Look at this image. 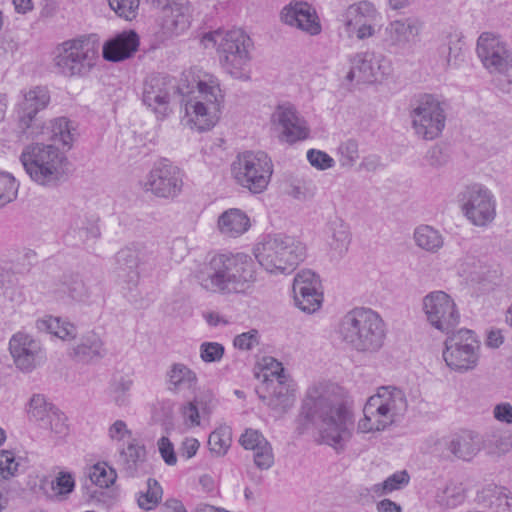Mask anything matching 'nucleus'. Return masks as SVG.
Masks as SVG:
<instances>
[{
	"label": "nucleus",
	"instance_id": "nucleus-1",
	"mask_svg": "<svg viewBox=\"0 0 512 512\" xmlns=\"http://www.w3.org/2000/svg\"><path fill=\"white\" fill-rule=\"evenodd\" d=\"M300 419L304 429H317L322 442L336 449L344 446L354 429L353 413L344 392L333 383H318L308 388Z\"/></svg>",
	"mask_w": 512,
	"mask_h": 512
},
{
	"label": "nucleus",
	"instance_id": "nucleus-2",
	"mask_svg": "<svg viewBox=\"0 0 512 512\" xmlns=\"http://www.w3.org/2000/svg\"><path fill=\"white\" fill-rule=\"evenodd\" d=\"M33 137L42 136L43 139L54 144L31 143L26 145L21 154L20 162L25 173L36 185L47 189L58 187L67 179L68 159L64 152L56 146L61 144L71 148L75 138V128L65 117L51 120L40 131H31Z\"/></svg>",
	"mask_w": 512,
	"mask_h": 512
},
{
	"label": "nucleus",
	"instance_id": "nucleus-3",
	"mask_svg": "<svg viewBox=\"0 0 512 512\" xmlns=\"http://www.w3.org/2000/svg\"><path fill=\"white\" fill-rule=\"evenodd\" d=\"M200 286L222 295L246 293L256 280L252 258L243 253L218 254L196 275Z\"/></svg>",
	"mask_w": 512,
	"mask_h": 512
},
{
	"label": "nucleus",
	"instance_id": "nucleus-4",
	"mask_svg": "<svg viewBox=\"0 0 512 512\" xmlns=\"http://www.w3.org/2000/svg\"><path fill=\"white\" fill-rule=\"evenodd\" d=\"M337 333L348 348L374 353L384 344L385 324L378 313L369 308H354L340 320Z\"/></svg>",
	"mask_w": 512,
	"mask_h": 512
},
{
	"label": "nucleus",
	"instance_id": "nucleus-5",
	"mask_svg": "<svg viewBox=\"0 0 512 512\" xmlns=\"http://www.w3.org/2000/svg\"><path fill=\"white\" fill-rule=\"evenodd\" d=\"M204 48H216L222 68L235 79H250L252 41L242 29H217L201 38Z\"/></svg>",
	"mask_w": 512,
	"mask_h": 512
},
{
	"label": "nucleus",
	"instance_id": "nucleus-6",
	"mask_svg": "<svg viewBox=\"0 0 512 512\" xmlns=\"http://www.w3.org/2000/svg\"><path fill=\"white\" fill-rule=\"evenodd\" d=\"M408 407L405 393L394 386H382L370 396L363 408L357 429L361 433L384 431L397 422Z\"/></svg>",
	"mask_w": 512,
	"mask_h": 512
},
{
	"label": "nucleus",
	"instance_id": "nucleus-7",
	"mask_svg": "<svg viewBox=\"0 0 512 512\" xmlns=\"http://www.w3.org/2000/svg\"><path fill=\"white\" fill-rule=\"evenodd\" d=\"M198 93L185 104L187 125L198 131L211 129L219 120L224 95L219 81L212 75L197 84Z\"/></svg>",
	"mask_w": 512,
	"mask_h": 512
},
{
	"label": "nucleus",
	"instance_id": "nucleus-8",
	"mask_svg": "<svg viewBox=\"0 0 512 512\" xmlns=\"http://www.w3.org/2000/svg\"><path fill=\"white\" fill-rule=\"evenodd\" d=\"M305 255V245L285 235L267 236L255 248L256 259L270 273H289Z\"/></svg>",
	"mask_w": 512,
	"mask_h": 512
},
{
	"label": "nucleus",
	"instance_id": "nucleus-9",
	"mask_svg": "<svg viewBox=\"0 0 512 512\" xmlns=\"http://www.w3.org/2000/svg\"><path fill=\"white\" fill-rule=\"evenodd\" d=\"M98 56V41L92 36H82L67 40L56 48L54 65L64 76H85L95 66Z\"/></svg>",
	"mask_w": 512,
	"mask_h": 512
},
{
	"label": "nucleus",
	"instance_id": "nucleus-10",
	"mask_svg": "<svg viewBox=\"0 0 512 512\" xmlns=\"http://www.w3.org/2000/svg\"><path fill=\"white\" fill-rule=\"evenodd\" d=\"M414 134L423 140L438 138L446 125L444 103L432 94H422L411 103L409 113Z\"/></svg>",
	"mask_w": 512,
	"mask_h": 512
},
{
	"label": "nucleus",
	"instance_id": "nucleus-11",
	"mask_svg": "<svg viewBox=\"0 0 512 512\" xmlns=\"http://www.w3.org/2000/svg\"><path fill=\"white\" fill-rule=\"evenodd\" d=\"M232 173L239 185L252 193H261L270 182L273 164L263 151H246L233 162Z\"/></svg>",
	"mask_w": 512,
	"mask_h": 512
},
{
	"label": "nucleus",
	"instance_id": "nucleus-12",
	"mask_svg": "<svg viewBox=\"0 0 512 512\" xmlns=\"http://www.w3.org/2000/svg\"><path fill=\"white\" fill-rule=\"evenodd\" d=\"M460 209L474 226H489L496 217V198L486 186L474 183L466 186L458 195Z\"/></svg>",
	"mask_w": 512,
	"mask_h": 512
},
{
	"label": "nucleus",
	"instance_id": "nucleus-13",
	"mask_svg": "<svg viewBox=\"0 0 512 512\" xmlns=\"http://www.w3.org/2000/svg\"><path fill=\"white\" fill-rule=\"evenodd\" d=\"M427 322L436 330L450 334L460 323V311L454 299L442 290L428 293L422 299Z\"/></svg>",
	"mask_w": 512,
	"mask_h": 512
},
{
	"label": "nucleus",
	"instance_id": "nucleus-14",
	"mask_svg": "<svg viewBox=\"0 0 512 512\" xmlns=\"http://www.w3.org/2000/svg\"><path fill=\"white\" fill-rule=\"evenodd\" d=\"M478 348L474 333L469 329H460L446 339L443 358L451 369L468 371L477 365Z\"/></svg>",
	"mask_w": 512,
	"mask_h": 512
},
{
	"label": "nucleus",
	"instance_id": "nucleus-15",
	"mask_svg": "<svg viewBox=\"0 0 512 512\" xmlns=\"http://www.w3.org/2000/svg\"><path fill=\"white\" fill-rule=\"evenodd\" d=\"M381 18V13L373 3L362 0L349 5L342 12L340 21L349 37L364 40L376 34Z\"/></svg>",
	"mask_w": 512,
	"mask_h": 512
},
{
	"label": "nucleus",
	"instance_id": "nucleus-16",
	"mask_svg": "<svg viewBox=\"0 0 512 512\" xmlns=\"http://www.w3.org/2000/svg\"><path fill=\"white\" fill-rule=\"evenodd\" d=\"M477 55L490 73L502 74L512 84V48L500 37L483 33L477 41Z\"/></svg>",
	"mask_w": 512,
	"mask_h": 512
},
{
	"label": "nucleus",
	"instance_id": "nucleus-17",
	"mask_svg": "<svg viewBox=\"0 0 512 512\" xmlns=\"http://www.w3.org/2000/svg\"><path fill=\"white\" fill-rule=\"evenodd\" d=\"M182 188V171L167 160L155 163L144 182L145 191L165 199H174Z\"/></svg>",
	"mask_w": 512,
	"mask_h": 512
},
{
	"label": "nucleus",
	"instance_id": "nucleus-18",
	"mask_svg": "<svg viewBox=\"0 0 512 512\" xmlns=\"http://www.w3.org/2000/svg\"><path fill=\"white\" fill-rule=\"evenodd\" d=\"M391 61L382 54L365 51L356 53L350 58V70L346 75L349 82L372 83L390 75Z\"/></svg>",
	"mask_w": 512,
	"mask_h": 512
},
{
	"label": "nucleus",
	"instance_id": "nucleus-19",
	"mask_svg": "<svg viewBox=\"0 0 512 512\" xmlns=\"http://www.w3.org/2000/svg\"><path fill=\"white\" fill-rule=\"evenodd\" d=\"M27 415L31 422L56 435L64 436L68 432L67 418L43 394H33L27 405Z\"/></svg>",
	"mask_w": 512,
	"mask_h": 512
},
{
	"label": "nucleus",
	"instance_id": "nucleus-20",
	"mask_svg": "<svg viewBox=\"0 0 512 512\" xmlns=\"http://www.w3.org/2000/svg\"><path fill=\"white\" fill-rule=\"evenodd\" d=\"M9 351L14 364L22 372L33 371L46 359L40 341L22 331L13 334L10 338Z\"/></svg>",
	"mask_w": 512,
	"mask_h": 512
},
{
	"label": "nucleus",
	"instance_id": "nucleus-21",
	"mask_svg": "<svg viewBox=\"0 0 512 512\" xmlns=\"http://www.w3.org/2000/svg\"><path fill=\"white\" fill-rule=\"evenodd\" d=\"M319 276L312 270L299 271L293 281L295 305L303 312L311 314L320 309L323 302Z\"/></svg>",
	"mask_w": 512,
	"mask_h": 512
},
{
	"label": "nucleus",
	"instance_id": "nucleus-22",
	"mask_svg": "<svg viewBox=\"0 0 512 512\" xmlns=\"http://www.w3.org/2000/svg\"><path fill=\"white\" fill-rule=\"evenodd\" d=\"M271 125L279 132L280 138L288 143L304 140L309 135V128L296 108L290 103L278 105L271 114Z\"/></svg>",
	"mask_w": 512,
	"mask_h": 512
},
{
	"label": "nucleus",
	"instance_id": "nucleus-23",
	"mask_svg": "<svg viewBox=\"0 0 512 512\" xmlns=\"http://www.w3.org/2000/svg\"><path fill=\"white\" fill-rule=\"evenodd\" d=\"M264 361L267 371L264 374L265 380H269V377L275 378V383L274 379H270L273 385V393L267 404L277 414L282 415L294 404V390L287 383V377L280 362L274 358H265Z\"/></svg>",
	"mask_w": 512,
	"mask_h": 512
},
{
	"label": "nucleus",
	"instance_id": "nucleus-24",
	"mask_svg": "<svg viewBox=\"0 0 512 512\" xmlns=\"http://www.w3.org/2000/svg\"><path fill=\"white\" fill-rule=\"evenodd\" d=\"M175 89L172 77L152 75L144 82L142 101L157 117H165L170 111V97Z\"/></svg>",
	"mask_w": 512,
	"mask_h": 512
},
{
	"label": "nucleus",
	"instance_id": "nucleus-25",
	"mask_svg": "<svg viewBox=\"0 0 512 512\" xmlns=\"http://www.w3.org/2000/svg\"><path fill=\"white\" fill-rule=\"evenodd\" d=\"M280 20L310 35H318L321 32L316 10L304 1L294 0L285 5L280 12Z\"/></svg>",
	"mask_w": 512,
	"mask_h": 512
},
{
	"label": "nucleus",
	"instance_id": "nucleus-26",
	"mask_svg": "<svg viewBox=\"0 0 512 512\" xmlns=\"http://www.w3.org/2000/svg\"><path fill=\"white\" fill-rule=\"evenodd\" d=\"M422 23L417 18L407 17L391 21L384 31V42L389 48L404 50L419 36Z\"/></svg>",
	"mask_w": 512,
	"mask_h": 512
},
{
	"label": "nucleus",
	"instance_id": "nucleus-27",
	"mask_svg": "<svg viewBox=\"0 0 512 512\" xmlns=\"http://www.w3.org/2000/svg\"><path fill=\"white\" fill-rule=\"evenodd\" d=\"M150 252L142 244H133L119 250L115 256L116 272L125 282L135 283L138 279V268L150 259Z\"/></svg>",
	"mask_w": 512,
	"mask_h": 512
},
{
	"label": "nucleus",
	"instance_id": "nucleus-28",
	"mask_svg": "<svg viewBox=\"0 0 512 512\" xmlns=\"http://www.w3.org/2000/svg\"><path fill=\"white\" fill-rule=\"evenodd\" d=\"M198 376L194 370L182 362L172 363L165 372L166 390L172 395L188 397L195 394Z\"/></svg>",
	"mask_w": 512,
	"mask_h": 512
},
{
	"label": "nucleus",
	"instance_id": "nucleus-29",
	"mask_svg": "<svg viewBox=\"0 0 512 512\" xmlns=\"http://www.w3.org/2000/svg\"><path fill=\"white\" fill-rule=\"evenodd\" d=\"M438 445L463 461L472 460L481 450L480 438L477 434L468 430L443 438L438 441Z\"/></svg>",
	"mask_w": 512,
	"mask_h": 512
},
{
	"label": "nucleus",
	"instance_id": "nucleus-30",
	"mask_svg": "<svg viewBox=\"0 0 512 512\" xmlns=\"http://www.w3.org/2000/svg\"><path fill=\"white\" fill-rule=\"evenodd\" d=\"M50 102V94L46 87L36 86L24 93L18 107V117L22 128L30 129L37 113L45 109Z\"/></svg>",
	"mask_w": 512,
	"mask_h": 512
},
{
	"label": "nucleus",
	"instance_id": "nucleus-31",
	"mask_svg": "<svg viewBox=\"0 0 512 512\" xmlns=\"http://www.w3.org/2000/svg\"><path fill=\"white\" fill-rule=\"evenodd\" d=\"M138 46L139 37L137 33L132 30L123 31L103 45V57L107 61L119 62L131 57Z\"/></svg>",
	"mask_w": 512,
	"mask_h": 512
},
{
	"label": "nucleus",
	"instance_id": "nucleus-32",
	"mask_svg": "<svg viewBox=\"0 0 512 512\" xmlns=\"http://www.w3.org/2000/svg\"><path fill=\"white\" fill-rule=\"evenodd\" d=\"M190 26V13L187 4H166L162 9L161 28L168 37L176 36L186 31Z\"/></svg>",
	"mask_w": 512,
	"mask_h": 512
},
{
	"label": "nucleus",
	"instance_id": "nucleus-33",
	"mask_svg": "<svg viewBox=\"0 0 512 512\" xmlns=\"http://www.w3.org/2000/svg\"><path fill=\"white\" fill-rule=\"evenodd\" d=\"M248 215L238 208H230L218 217L217 228L227 238H237L250 228Z\"/></svg>",
	"mask_w": 512,
	"mask_h": 512
},
{
	"label": "nucleus",
	"instance_id": "nucleus-34",
	"mask_svg": "<svg viewBox=\"0 0 512 512\" xmlns=\"http://www.w3.org/2000/svg\"><path fill=\"white\" fill-rule=\"evenodd\" d=\"M145 457L146 449L144 445L132 440L126 448L120 451L117 463L127 476L134 477L145 461Z\"/></svg>",
	"mask_w": 512,
	"mask_h": 512
},
{
	"label": "nucleus",
	"instance_id": "nucleus-35",
	"mask_svg": "<svg viewBox=\"0 0 512 512\" xmlns=\"http://www.w3.org/2000/svg\"><path fill=\"white\" fill-rule=\"evenodd\" d=\"M106 349L103 341L95 333H89L81 339V342L73 348V356L81 362L89 363L103 358Z\"/></svg>",
	"mask_w": 512,
	"mask_h": 512
},
{
	"label": "nucleus",
	"instance_id": "nucleus-36",
	"mask_svg": "<svg viewBox=\"0 0 512 512\" xmlns=\"http://www.w3.org/2000/svg\"><path fill=\"white\" fill-rule=\"evenodd\" d=\"M329 245L333 251L342 256L351 242L349 225L340 217H334L328 222Z\"/></svg>",
	"mask_w": 512,
	"mask_h": 512
},
{
	"label": "nucleus",
	"instance_id": "nucleus-37",
	"mask_svg": "<svg viewBox=\"0 0 512 512\" xmlns=\"http://www.w3.org/2000/svg\"><path fill=\"white\" fill-rule=\"evenodd\" d=\"M416 245L430 253L438 252L444 245L442 234L429 225H421L414 231Z\"/></svg>",
	"mask_w": 512,
	"mask_h": 512
},
{
	"label": "nucleus",
	"instance_id": "nucleus-38",
	"mask_svg": "<svg viewBox=\"0 0 512 512\" xmlns=\"http://www.w3.org/2000/svg\"><path fill=\"white\" fill-rule=\"evenodd\" d=\"M232 433L228 426H221L214 430L208 438V445L211 453L215 456H224L231 446Z\"/></svg>",
	"mask_w": 512,
	"mask_h": 512
},
{
	"label": "nucleus",
	"instance_id": "nucleus-39",
	"mask_svg": "<svg viewBox=\"0 0 512 512\" xmlns=\"http://www.w3.org/2000/svg\"><path fill=\"white\" fill-rule=\"evenodd\" d=\"M409 480L406 470L398 471L390 475L382 484L374 485L372 491L377 494H387L405 487Z\"/></svg>",
	"mask_w": 512,
	"mask_h": 512
},
{
	"label": "nucleus",
	"instance_id": "nucleus-40",
	"mask_svg": "<svg viewBox=\"0 0 512 512\" xmlns=\"http://www.w3.org/2000/svg\"><path fill=\"white\" fill-rule=\"evenodd\" d=\"M18 192V183L15 178L6 172H0V207L12 202Z\"/></svg>",
	"mask_w": 512,
	"mask_h": 512
},
{
	"label": "nucleus",
	"instance_id": "nucleus-41",
	"mask_svg": "<svg viewBox=\"0 0 512 512\" xmlns=\"http://www.w3.org/2000/svg\"><path fill=\"white\" fill-rule=\"evenodd\" d=\"M90 479L99 487H109L116 480V472L113 468L106 464H96L92 467L90 472Z\"/></svg>",
	"mask_w": 512,
	"mask_h": 512
},
{
	"label": "nucleus",
	"instance_id": "nucleus-42",
	"mask_svg": "<svg viewBox=\"0 0 512 512\" xmlns=\"http://www.w3.org/2000/svg\"><path fill=\"white\" fill-rule=\"evenodd\" d=\"M108 3L119 17L131 21L138 14L140 0H108Z\"/></svg>",
	"mask_w": 512,
	"mask_h": 512
},
{
	"label": "nucleus",
	"instance_id": "nucleus-43",
	"mask_svg": "<svg viewBox=\"0 0 512 512\" xmlns=\"http://www.w3.org/2000/svg\"><path fill=\"white\" fill-rule=\"evenodd\" d=\"M162 497V488L155 479H148L147 491L138 498V504L141 508L152 509Z\"/></svg>",
	"mask_w": 512,
	"mask_h": 512
},
{
	"label": "nucleus",
	"instance_id": "nucleus-44",
	"mask_svg": "<svg viewBox=\"0 0 512 512\" xmlns=\"http://www.w3.org/2000/svg\"><path fill=\"white\" fill-rule=\"evenodd\" d=\"M464 491L461 486L450 483L441 494L437 496L438 502L447 508H453L459 505L464 500Z\"/></svg>",
	"mask_w": 512,
	"mask_h": 512
},
{
	"label": "nucleus",
	"instance_id": "nucleus-45",
	"mask_svg": "<svg viewBox=\"0 0 512 512\" xmlns=\"http://www.w3.org/2000/svg\"><path fill=\"white\" fill-rule=\"evenodd\" d=\"M339 162L343 167H352L359 158L358 143L354 139L342 142L338 147Z\"/></svg>",
	"mask_w": 512,
	"mask_h": 512
},
{
	"label": "nucleus",
	"instance_id": "nucleus-46",
	"mask_svg": "<svg viewBox=\"0 0 512 512\" xmlns=\"http://www.w3.org/2000/svg\"><path fill=\"white\" fill-rule=\"evenodd\" d=\"M13 282L14 275L10 271L0 268V293L13 302H21L22 294L13 288Z\"/></svg>",
	"mask_w": 512,
	"mask_h": 512
},
{
	"label": "nucleus",
	"instance_id": "nucleus-47",
	"mask_svg": "<svg viewBox=\"0 0 512 512\" xmlns=\"http://www.w3.org/2000/svg\"><path fill=\"white\" fill-rule=\"evenodd\" d=\"M75 487V482L70 473L60 472L52 482V490L58 499H64Z\"/></svg>",
	"mask_w": 512,
	"mask_h": 512
},
{
	"label": "nucleus",
	"instance_id": "nucleus-48",
	"mask_svg": "<svg viewBox=\"0 0 512 512\" xmlns=\"http://www.w3.org/2000/svg\"><path fill=\"white\" fill-rule=\"evenodd\" d=\"M200 358L205 363L220 362L225 348L218 342H203L200 345Z\"/></svg>",
	"mask_w": 512,
	"mask_h": 512
},
{
	"label": "nucleus",
	"instance_id": "nucleus-49",
	"mask_svg": "<svg viewBox=\"0 0 512 512\" xmlns=\"http://www.w3.org/2000/svg\"><path fill=\"white\" fill-rule=\"evenodd\" d=\"M315 187L310 181L295 179L289 185L288 194L295 199L305 200L314 195Z\"/></svg>",
	"mask_w": 512,
	"mask_h": 512
},
{
	"label": "nucleus",
	"instance_id": "nucleus-50",
	"mask_svg": "<svg viewBox=\"0 0 512 512\" xmlns=\"http://www.w3.org/2000/svg\"><path fill=\"white\" fill-rule=\"evenodd\" d=\"M254 463L261 470H267L274 464L272 446L269 442H263L262 446L253 450Z\"/></svg>",
	"mask_w": 512,
	"mask_h": 512
},
{
	"label": "nucleus",
	"instance_id": "nucleus-51",
	"mask_svg": "<svg viewBox=\"0 0 512 512\" xmlns=\"http://www.w3.org/2000/svg\"><path fill=\"white\" fill-rule=\"evenodd\" d=\"M180 412L186 425L190 427L200 425L199 401L197 397L182 405Z\"/></svg>",
	"mask_w": 512,
	"mask_h": 512
},
{
	"label": "nucleus",
	"instance_id": "nucleus-52",
	"mask_svg": "<svg viewBox=\"0 0 512 512\" xmlns=\"http://www.w3.org/2000/svg\"><path fill=\"white\" fill-rule=\"evenodd\" d=\"M79 237L83 241L96 240L100 237L101 231L96 219H84L77 223Z\"/></svg>",
	"mask_w": 512,
	"mask_h": 512
},
{
	"label": "nucleus",
	"instance_id": "nucleus-53",
	"mask_svg": "<svg viewBox=\"0 0 512 512\" xmlns=\"http://www.w3.org/2000/svg\"><path fill=\"white\" fill-rule=\"evenodd\" d=\"M240 444L246 450H255L263 445V442H268L266 438L258 430L248 428L241 435L239 439Z\"/></svg>",
	"mask_w": 512,
	"mask_h": 512
},
{
	"label": "nucleus",
	"instance_id": "nucleus-54",
	"mask_svg": "<svg viewBox=\"0 0 512 512\" xmlns=\"http://www.w3.org/2000/svg\"><path fill=\"white\" fill-rule=\"evenodd\" d=\"M309 163L320 170H326L334 166V160L327 153L311 149L307 152Z\"/></svg>",
	"mask_w": 512,
	"mask_h": 512
},
{
	"label": "nucleus",
	"instance_id": "nucleus-55",
	"mask_svg": "<svg viewBox=\"0 0 512 512\" xmlns=\"http://www.w3.org/2000/svg\"><path fill=\"white\" fill-rule=\"evenodd\" d=\"M69 296L76 301L83 302L89 298V290L82 279L78 277L71 278L67 284Z\"/></svg>",
	"mask_w": 512,
	"mask_h": 512
},
{
	"label": "nucleus",
	"instance_id": "nucleus-56",
	"mask_svg": "<svg viewBox=\"0 0 512 512\" xmlns=\"http://www.w3.org/2000/svg\"><path fill=\"white\" fill-rule=\"evenodd\" d=\"M488 492H491V497L495 498V500L490 501V506H495L496 509L502 512L512 509V499L511 501L509 500L505 488L494 487L493 489H489Z\"/></svg>",
	"mask_w": 512,
	"mask_h": 512
},
{
	"label": "nucleus",
	"instance_id": "nucleus-57",
	"mask_svg": "<svg viewBox=\"0 0 512 512\" xmlns=\"http://www.w3.org/2000/svg\"><path fill=\"white\" fill-rule=\"evenodd\" d=\"M233 343L234 346L240 350H251L254 346L259 344L258 331L252 329L248 332L237 335L234 338Z\"/></svg>",
	"mask_w": 512,
	"mask_h": 512
},
{
	"label": "nucleus",
	"instance_id": "nucleus-58",
	"mask_svg": "<svg viewBox=\"0 0 512 512\" xmlns=\"http://www.w3.org/2000/svg\"><path fill=\"white\" fill-rule=\"evenodd\" d=\"M18 463L15 461L14 454L10 451L0 453V475L3 478H9L15 474Z\"/></svg>",
	"mask_w": 512,
	"mask_h": 512
},
{
	"label": "nucleus",
	"instance_id": "nucleus-59",
	"mask_svg": "<svg viewBox=\"0 0 512 512\" xmlns=\"http://www.w3.org/2000/svg\"><path fill=\"white\" fill-rule=\"evenodd\" d=\"M158 449L161 457L167 465L172 466L177 463L174 446L168 437L163 436L158 440Z\"/></svg>",
	"mask_w": 512,
	"mask_h": 512
},
{
	"label": "nucleus",
	"instance_id": "nucleus-60",
	"mask_svg": "<svg viewBox=\"0 0 512 512\" xmlns=\"http://www.w3.org/2000/svg\"><path fill=\"white\" fill-rule=\"evenodd\" d=\"M108 436L113 441H122L131 436V431L122 420H116L108 429Z\"/></svg>",
	"mask_w": 512,
	"mask_h": 512
},
{
	"label": "nucleus",
	"instance_id": "nucleus-61",
	"mask_svg": "<svg viewBox=\"0 0 512 512\" xmlns=\"http://www.w3.org/2000/svg\"><path fill=\"white\" fill-rule=\"evenodd\" d=\"M62 320L58 317L45 316L36 321V328L40 332H46L55 336V331L60 327Z\"/></svg>",
	"mask_w": 512,
	"mask_h": 512
},
{
	"label": "nucleus",
	"instance_id": "nucleus-62",
	"mask_svg": "<svg viewBox=\"0 0 512 512\" xmlns=\"http://www.w3.org/2000/svg\"><path fill=\"white\" fill-rule=\"evenodd\" d=\"M493 416L499 422L512 424V405L508 402L497 404L493 409Z\"/></svg>",
	"mask_w": 512,
	"mask_h": 512
},
{
	"label": "nucleus",
	"instance_id": "nucleus-63",
	"mask_svg": "<svg viewBox=\"0 0 512 512\" xmlns=\"http://www.w3.org/2000/svg\"><path fill=\"white\" fill-rule=\"evenodd\" d=\"M200 443L196 438H185L179 448V454L181 457L190 459L196 455Z\"/></svg>",
	"mask_w": 512,
	"mask_h": 512
},
{
	"label": "nucleus",
	"instance_id": "nucleus-64",
	"mask_svg": "<svg viewBox=\"0 0 512 512\" xmlns=\"http://www.w3.org/2000/svg\"><path fill=\"white\" fill-rule=\"evenodd\" d=\"M77 335V328L74 324L62 321L60 327L55 331V336L62 340H72Z\"/></svg>",
	"mask_w": 512,
	"mask_h": 512
}]
</instances>
